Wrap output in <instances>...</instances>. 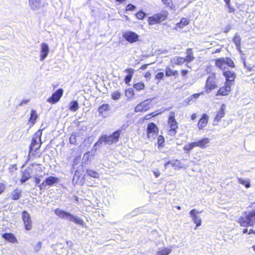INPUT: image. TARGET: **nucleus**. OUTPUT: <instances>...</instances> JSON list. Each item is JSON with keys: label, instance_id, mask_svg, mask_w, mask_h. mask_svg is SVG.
<instances>
[{"label": "nucleus", "instance_id": "f257e3e1", "mask_svg": "<svg viewBox=\"0 0 255 255\" xmlns=\"http://www.w3.org/2000/svg\"><path fill=\"white\" fill-rule=\"evenodd\" d=\"M121 134V130H117L110 135L104 134L100 136L98 141L95 143L94 146H93L92 151L94 150L96 151L98 149V146L102 144L103 142H104L105 144H108L109 145L116 143L118 141Z\"/></svg>", "mask_w": 255, "mask_h": 255}, {"label": "nucleus", "instance_id": "f03ea898", "mask_svg": "<svg viewBox=\"0 0 255 255\" xmlns=\"http://www.w3.org/2000/svg\"><path fill=\"white\" fill-rule=\"evenodd\" d=\"M54 212L56 216L62 219L74 222V223L83 227L85 225L83 219L68 211L62 210L60 208H57L54 210Z\"/></svg>", "mask_w": 255, "mask_h": 255}, {"label": "nucleus", "instance_id": "7ed1b4c3", "mask_svg": "<svg viewBox=\"0 0 255 255\" xmlns=\"http://www.w3.org/2000/svg\"><path fill=\"white\" fill-rule=\"evenodd\" d=\"M244 216H241L238 223L243 227H253L255 224V209L249 212H244Z\"/></svg>", "mask_w": 255, "mask_h": 255}, {"label": "nucleus", "instance_id": "20e7f679", "mask_svg": "<svg viewBox=\"0 0 255 255\" xmlns=\"http://www.w3.org/2000/svg\"><path fill=\"white\" fill-rule=\"evenodd\" d=\"M215 65L222 70H225L226 65L231 68L235 67L234 61L230 57L217 58L215 60Z\"/></svg>", "mask_w": 255, "mask_h": 255}, {"label": "nucleus", "instance_id": "39448f33", "mask_svg": "<svg viewBox=\"0 0 255 255\" xmlns=\"http://www.w3.org/2000/svg\"><path fill=\"white\" fill-rule=\"evenodd\" d=\"M168 13L167 11H165L162 12L157 13L149 16L148 18V22L149 25H154L155 24L159 23L166 19Z\"/></svg>", "mask_w": 255, "mask_h": 255}, {"label": "nucleus", "instance_id": "423d86ee", "mask_svg": "<svg viewBox=\"0 0 255 255\" xmlns=\"http://www.w3.org/2000/svg\"><path fill=\"white\" fill-rule=\"evenodd\" d=\"M60 181V179L56 176H50L46 177L45 180L38 186L40 190L47 189V186L51 187L56 185Z\"/></svg>", "mask_w": 255, "mask_h": 255}, {"label": "nucleus", "instance_id": "0eeeda50", "mask_svg": "<svg viewBox=\"0 0 255 255\" xmlns=\"http://www.w3.org/2000/svg\"><path fill=\"white\" fill-rule=\"evenodd\" d=\"M168 125L170 127L168 134L170 136H174L177 133L178 128V123L175 119V113L171 112L168 119Z\"/></svg>", "mask_w": 255, "mask_h": 255}, {"label": "nucleus", "instance_id": "6e6552de", "mask_svg": "<svg viewBox=\"0 0 255 255\" xmlns=\"http://www.w3.org/2000/svg\"><path fill=\"white\" fill-rule=\"evenodd\" d=\"M42 134V130L39 129L33 135L29 148L39 149L41 145V137Z\"/></svg>", "mask_w": 255, "mask_h": 255}, {"label": "nucleus", "instance_id": "1a4fd4ad", "mask_svg": "<svg viewBox=\"0 0 255 255\" xmlns=\"http://www.w3.org/2000/svg\"><path fill=\"white\" fill-rule=\"evenodd\" d=\"M153 99H148L138 104L134 108V112H144L150 109V104Z\"/></svg>", "mask_w": 255, "mask_h": 255}, {"label": "nucleus", "instance_id": "9d476101", "mask_svg": "<svg viewBox=\"0 0 255 255\" xmlns=\"http://www.w3.org/2000/svg\"><path fill=\"white\" fill-rule=\"evenodd\" d=\"M22 220L23 222L24 229L27 231H29L32 229V220L30 214L26 210L22 212Z\"/></svg>", "mask_w": 255, "mask_h": 255}, {"label": "nucleus", "instance_id": "9b49d317", "mask_svg": "<svg viewBox=\"0 0 255 255\" xmlns=\"http://www.w3.org/2000/svg\"><path fill=\"white\" fill-rule=\"evenodd\" d=\"M124 39L130 43L138 41L139 35L132 31H127L123 34Z\"/></svg>", "mask_w": 255, "mask_h": 255}, {"label": "nucleus", "instance_id": "f8f14e48", "mask_svg": "<svg viewBox=\"0 0 255 255\" xmlns=\"http://www.w3.org/2000/svg\"><path fill=\"white\" fill-rule=\"evenodd\" d=\"M63 91L62 88H59L52 94L51 97L47 99V102L52 104L57 103L62 97Z\"/></svg>", "mask_w": 255, "mask_h": 255}, {"label": "nucleus", "instance_id": "ddd939ff", "mask_svg": "<svg viewBox=\"0 0 255 255\" xmlns=\"http://www.w3.org/2000/svg\"><path fill=\"white\" fill-rule=\"evenodd\" d=\"M216 87L215 76V75H211L208 77L206 81V91L207 93H209L213 89H215Z\"/></svg>", "mask_w": 255, "mask_h": 255}, {"label": "nucleus", "instance_id": "4468645a", "mask_svg": "<svg viewBox=\"0 0 255 255\" xmlns=\"http://www.w3.org/2000/svg\"><path fill=\"white\" fill-rule=\"evenodd\" d=\"M202 213V211H198L196 209H193L190 210L189 214L192 219L193 222L196 224V227H198L201 225L202 221L201 218L198 216V214Z\"/></svg>", "mask_w": 255, "mask_h": 255}, {"label": "nucleus", "instance_id": "2eb2a0df", "mask_svg": "<svg viewBox=\"0 0 255 255\" xmlns=\"http://www.w3.org/2000/svg\"><path fill=\"white\" fill-rule=\"evenodd\" d=\"M223 75L225 77L226 82L225 83H228L232 84V83H234L235 81V79L236 77V74L234 71H231L230 70H223Z\"/></svg>", "mask_w": 255, "mask_h": 255}, {"label": "nucleus", "instance_id": "dca6fc26", "mask_svg": "<svg viewBox=\"0 0 255 255\" xmlns=\"http://www.w3.org/2000/svg\"><path fill=\"white\" fill-rule=\"evenodd\" d=\"M49 52V47L47 43L43 42L40 45V60L44 61Z\"/></svg>", "mask_w": 255, "mask_h": 255}, {"label": "nucleus", "instance_id": "f3484780", "mask_svg": "<svg viewBox=\"0 0 255 255\" xmlns=\"http://www.w3.org/2000/svg\"><path fill=\"white\" fill-rule=\"evenodd\" d=\"M158 132V128L156 125L153 123H150L147 127V134L148 138L155 136Z\"/></svg>", "mask_w": 255, "mask_h": 255}, {"label": "nucleus", "instance_id": "a211bd4d", "mask_svg": "<svg viewBox=\"0 0 255 255\" xmlns=\"http://www.w3.org/2000/svg\"><path fill=\"white\" fill-rule=\"evenodd\" d=\"M231 84L225 83V86L221 87L217 91V96H226L229 95L231 91Z\"/></svg>", "mask_w": 255, "mask_h": 255}, {"label": "nucleus", "instance_id": "6ab92c4d", "mask_svg": "<svg viewBox=\"0 0 255 255\" xmlns=\"http://www.w3.org/2000/svg\"><path fill=\"white\" fill-rule=\"evenodd\" d=\"M1 237L4 240L13 244L17 243V240L14 235L11 233H5L1 234Z\"/></svg>", "mask_w": 255, "mask_h": 255}, {"label": "nucleus", "instance_id": "aec40b11", "mask_svg": "<svg viewBox=\"0 0 255 255\" xmlns=\"http://www.w3.org/2000/svg\"><path fill=\"white\" fill-rule=\"evenodd\" d=\"M210 139L207 137H203L198 141H194L195 143V146L204 149L207 147V145L210 142Z\"/></svg>", "mask_w": 255, "mask_h": 255}, {"label": "nucleus", "instance_id": "412c9836", "mask_svg": "<svg viewBox=\"0 0 255 255\" xmlns=\"http://www.w3.org/2000/svg\"><path fill=\"white\" fill-rule=\"evenodd\" d=\"M225 110L226 106L225 104H222L219 110L217 112V115L214 118V123L216 121H217V122H219L220 121V120L225 116Z\"/></svg>", "mask_w": 255, "mask_h": 255}, {"label": "nucleus", "instance_id": "4be33fe9", "mask_svg": "<svg viewBox=\"0 0 255 255\" xmlns=\"http://www.w3.org/2000/svg\"><path fill=\"white\" fill-rule=\"evenodd\" d=\"M22 192L21 189L16 188L11 192L9 198L12 200H18L21 197Z\"/></svg>", "mask_w": 255, "mask_h": 255}, {"label": "nucleus", "instance_id": "5701e85b", "mask_svg": "<svg viewBox=\"0 0 255 255\" xmlns=\"http://www.w3.org/2000/svg\"><path fill=\"white\" fill-rule=\"evenodd\" d=\"M208 121V116L206 114H203L198 123V128L200 129L206 127Z\"/></svg>", "mask_w": 255, "mask_h": 255}, {"label": "nucleus", "instance_id": "b1692460", "mask_svg": "<svg viewBox=\"0 0 255 255\" xmlns=\"http://www.w3.org/2000/svg\"><path fill=\"white\" fill-rule=\"evenodd\" d=\"M125 71L128 73V74L125 76L124 79V81L126 84H128L131 81V79L132 78L133 73L134 72V70L132 68H128L126 69Z\"/></svg>", "mask_w": 255, "mask_h": 255}, {"label": "nucleus", "instance_id": "393cba45", "mask_svg": "<svg viewBox=\"0 0 255 255\" xmlns=\"http://www.w3.org/2000/svg\"><path fill=\"white\" fill-rule=\"evenodd\" d=\"M31 178L30 173L28 169H25L22 171L21 178L20 179V182L23 184L28 181Z\"/></svg>", "mask_w": 255, "mask_h": 255}, {"label": "nucleus", "instance_id": "a878e982", "mask_svg": "<svg viewBox=\"0 0 255 255\" xmlns=\"http://www.w3.org/2000/svg\"><path fill=\"white\" fill-rule=\"evenodd\" d=\"M186 60L185 58L180 57V56H175L173 57L171 59V62L173 65H181L184 64L185 62H186Z\"/></svg>", "mask_w": 255, "mask_h": 255}, {"label": "nucleus", "instance_id": "bb28decb", "mask_svg": "<svg viewBox=\"0 0 255 255\" xmlns=\"http://www.w3.org/2000/svg\"><path fill=\"white\" fill-rule=\"evenodd\" d=\"M30 8L32 10L38 9L41 5L40 0H29Z\"/></svg>", "mask_w": 255, "mask_h": 255}, {"label": "nucleus", "instance_id": "cd10ccee", "mask_svg": "<svg viewBox=\"0 0 255 255\" xmlns=\"http://www.w3.org/2000/svg\"><path fill=\"white\" fill-rule=\"evenodd\" d=\"M38 116L37 114L36 111L33 109L31 110L30 118L28 120L29 123H30L32 125H34L36 122Z\"/></svg>", "mask_w": 255, "mask_h": 255}, {"label": "nucleus", "instance_id": "c85d7f7f", "mask_svg": "<svg viewBox=\"0 0 255 255\" xmlns=\"http://www.w3.org/2000/svg\"><path fill=\"white\" fill-rule=\"evenodd\" d=\"M186 53L187 54L186 57L185 58L186 59H187L186 62L190 63L194 60V57L192 48H187L186 50Z\"/></svg>", "mask_w": 255, "mask_h": 255}, {"label": "nucleus", "instance_id": "c756f323", "mask_svg": "<svg viewBox=\"0 0 255 255\" xmlns=\"http://www.w3.org/2000/svg\"><path fill=\"white\" fill-rule=\"evenodd\" d=\"M110 107L108 104H102L98 108V112L100 115H103L104 112L110 111Z\"/></svg>", "mask_w": 255, "mask_h": 255}, {"label": "nucleus", "instance_id": "7c9ffc66", "mask_svg": "<svg viewBox=\"0 0 255 255\" xmlns=\"http://www.w3.org/2000/svg\"><path fill=\"white\" fill-rule=\"evenodd\" d=\"M79 104L76 100L72 101L69 105V109L72 112H76L79 109Z\"/></svg>", "mask_w": 255, "mask_h": 255}, {"label": "nucleus", "instance_id": "2f4dec72", "mask_svg": "<svg viewBox=\"0 0 255 255\" xmlns=\"http://www.w3.org/2000/svg\"><path fill=\"white\" fill-rule=\"evenodd\" d=\"M86 173L89 176L94 178H98L100 176V174L98 172L92 169H87Z\"/></svg>", "mask_w": 255, "mask_h": 255}, {"label": "nucleus", "instance_id": "473e14b6", "mask_svg": "<svg viewBox=\"0 0 255 255\" xmlns=\"http://www.w3.org/2000/svg\"><path fill=\"white\" fill-rule=\"evenodd\" d=\"M195 143L194 142H192L189 143L187 145H184L183 149V150L186 152L188 153L191 150H192L195 146Z\"/></svg>", "mask_w": 255, "mask_h": 255}, {"label": "nucleus", "instance_id": "72a5a7b5", "mask_svg": "<svg viewBox=\"0 0 255 255\" xmlns=\"http://www.w3.org/2000/svg\"><path fill=\"white\" fill-rule=\"evenodd\" d=\"M189 20L186 18H182L180 22L176 24V26L180 28H182L189 23Z\"/></svg>", "mask_w": 255, "mask_h": 255}, {"label": "nucleus", "instance_id": "f704fd0d", "mask_svg": "<svg viewBox=\"0 0 255 255\" xmlns=\"http://www.w3.org/2000/svg\"><path fill=\"white\" fill-rule=\"evenodd\" d=\"M164 143H165L164 137L161 135H159L157 138L158 148L161 149V148L164 147V146L165 145Z\"/></svg>", "mask_w": 255, "mask_h": 255}, {"label": "nucleus", "instance_id": "c9c22d12", "mask_svg": "<svg viewBox=\"0 0 255 255\" xmlns=\"http://www.w3.org/2000/svg\"><path fill=\"white\" fill-rule=\"evenodd\" d=\"M200 95V93L194 94L191 95L189 98H187L185 100V102L188 104H190L191 102H194L197 99L199 98Z\"/></svg>", "mask_w": 255, "mask_h": 255}, {"label": "nucleus", "instance_id": "e433bc0d", "mask_svg": "<svg viewBox=\"0 0 255 255\" xmlns=\"http://www.w3.org/2000/svg\"><path fill=\"white\" fill-rule=\"evenodd\" d=\"M233 41L235 44L237 48L239 49L241 48V39L240 35L236 34L233 38Z\"/></svg>", "mask_w": 255, "mask_h": 255}, {"label": "nucleus", "instance_id": "4c0bfd02", "mask_svg": "<svg viewBox=\"0 0 255 255\" xmlns=\"http://www.w3.org/2000/svg\"><path fill=\"white\" fill-rule=\"evenodd\" d=\"M238 181L240 184L244 185L247 188H249L251 186V184L249 180H245L242 179L241 178L238 177Z\"/></svg>", "mask_w": 255, "mask_h": 255}, {"label": "nucleus", "instance_id": "58836bf2", "mask_svg": "<svg viewBox=\"0 0 255 255\" xmlns=\"http://www.w3.org/2000/svg\"><path fill=\"white\" fill-rule=\"evenodd\" d=\"M171 252V249L168 248H164L157 252V255H168Z\"/></svg>", "mask_w": 255, "mask_h": 255}, {"label": "nucleus", "instance_id": "ea45409f", "mask_svg": "<svg viewBox=\"0 0 255 255\" xmlns=\"http://www.w3.org/2000/svg\"><path fill=\"white\" fill-rule=\"evenodd\" d=\"M133 87L137 91H140L144 89L145 85L143 82H139L134 84Z\"/></svg>", "mask_w": 255, "mask_h": 255}, {"label": "nucleus", "instance_id": "a19ab883", "mask_svg": "<svg viewBox=\"0 0 255 255\" xmlns=\"http://www.w3.org/2000/svg\"><path fill=\"white\" fill-rule=\"evenodd\" d=\"M224 2L228 8V12L234 13L235 9L231 5V0H224Z\"/></svg>", "mask_w": 255, "mask_h": 255}, {"label": "nucleus", "instance_id": "79ce46f5", "mask_svg": "<svg viewBox=\"0 0 255 255\" xmlns=\"http://www.w3.org/2000/svg\"><path fill=\"white\" fill-rule=\"evenodd\" d=\"M146 15V14L142 10H140L135 14V16L137 18L140 20L143 19Z\"/></svg>", "mask_w": 255, "mask_h": 255}, {"label": "nucleus", "instance_id": "37998d69", "mask_svg": "<svg viewBox=\"0 0 255 255\" xmlns=\"http://www.w3.org/2000/svg\"><path fill=\"white\" fill-rule=\"evenodd\" d=\"M173 167L175 169L176 168L178 169H181L183 167L182 163L178 159H174Z\"/></svg>", "mask_w": 255, "mask_h": 255}, {"label": "nucleus", "instance_id": "c03bdc74", "mask_svg": "<svg viewBox=\"0 0 255 255\" xmlns=\"http://www.w3.org/2000/svg\"><path fill=\"white\" fill-rule=\"evenodd\" d=\"M42 245V242L41 241L38 242L33 247L34 251L35 253H38L40 250Z\"/></svg>", "mask_w": 255, "mask_h": 255}, {"label": "nucleus", "instance_id": "a18cd8bd", "mask_svg": "<svg viewBox=\"0 0 255 255\" xmlns=\"http://www.w3.org/2000/svg\"><path fill=\"white\" fill-rule=\"evenodd\" d=\"M76 134L75 133H72L69 138L70 143L73 144H76Z\"/></svg>", "mask_w": 255, "mask_h": 255}, {"label": "nucleus", "instance_id": "49530a36", "mask_svg": "<svg viewBox=\"0 0 255 255\" xmlns=\"http://www.w3.org/2000/svg\"><path fill=\"white\" fill-rule=\"evenodd\" d=\"M134 95V91L132 88H128L126 91V95L127 97L130 98Z\"/></svg>", "mask_w": 255, "mask_h": 255}, {"label": "nucleus", "instance_id": "de8ad7c7", "mask_svg": "<svg viewBox=\"0 0 255 255\" xmlns=\"http://www.w3.org/2000/svg\"><path fill=\"white\" fill-rule=\"evenodd\" d=\"M173 70L169 67L167 66L165 69V76L167 77L172 76L173 75Z\"/></svg>", "mask_w": 255, "mask_h": 255}, {"label": "nucleus", "instance_id": "09e8293b", "mask_svg": "<svg viewBox=\"0 0 255 255\" xmlns=\"http://www.w3.org/2000/svg\"><path fill=\"white\" fill-rule=\"evenodd\" d=\"M121 94L120 92L116 91L112 94V98L114 100H118L120 98Z\"/></svg>", "mask_w": 255, "mask_h": 255}, {"label": "nucleus", "instance_id": "8fccbe9b", "mask_svg": "<svg viewBox=\"0 0 255 255\" xmlns=\"http://www.w3.org/2000/svg\"><path fill=\"white\" fill-rule=\"evenodd\" d=\"M38 149H31V148H29V154L28 155V159L29 160L30 159V157L31 156H35L36 155V151L38 150Z\"/></svg>", "mask_w": 255, "mask_h": 255}, {"label": "nucleus", "instance_id": "3c124183", "mask_svg": "<svg viewBox=\"0 0 255 255\" xmlns=\"http://www.w3.org/2000/svg\"><path fill=\"white\" fill-rule=\"evenodd\" d=\"M164 73L162 72H158L156 75H155V79H157L158 80V82H159V81L163 79V77H164Z\"/></svg>", "mask_w": 255, "mask_h": 255}, {"label": "nucleus", "instance_id": "603ef678", "mask_svg": "<svg viewBox=\"0 0 255 255\" xmlns=\"http://www.w3.org/2000/svg\"><path fill=\"white\" fill-rule=\"evenodd\" d=\"M136 9V6L131 4L129 3L126 6V10L127 11H133Z\"/></svg>", "mask_w": 255, "mask_h": 255}, {"label": "nucleus", "instance_id": "864d4df0", "mask_svg": "<svg viewBox=\"0 0 255 255\" xmlns=\"http://www.w3.org/2000/svg\"><path fill=\"white\" fill-rule=\"evenodd\" d=\"M79 174V171L78 170L76 171V172L74 174V175L73 176V180H72L73 183H74L75 180H78L79 179V178H80V175ZM77 183V181H76L75 182V184H76Z\"/></svg>", "mask_w": 255, "mask_h": 255}, {"label": "nucleus", "instance_id": "5fc2aeb1", "mask_svg": "<svg viewBox=\"0 0 255 255\" xmlns=\"http://www.w3.org/2000/svg\"><path fill=\"white\" fill-rule=\"evenodd\" d=\"M174 159H172V160H168V161H167L165 164H164V168L165 169H167L169 165H171V166L173 167V163H174Z\"/></svg>", "mask_w": 255, "mask_h": 255}, {"label": "nucleus", "instance_id": "6e6d98bb", "mask_svg": "<svg viewBox=\"0 0 255 255\" xmlns=\"http://www.w3.org/2000/svg\"><path fill=\"white\" fill-rule=\"evenodd\" d=\"M6 188L5 184L0 182V195L4 192Z\"/></svg>", "mask_w": 255, "mask_h": 255}, {"label": "nucleus", "instance_id": "4d7b16f0", "mask_svg": "<svg viewBox=\"0 0 255 255\" xmlns=\"http://www.w3.org/2000/svg\"><path fill=\"white\" fill-rule=\"evenodd\" d=\"M34 181L35 183V186L38 187V186L40 185V181H41L40 179L36 176H34Z\"/></svg>", "mask_w": 255, "mask_h": 255}, {"label": "nucleus", "instance_id": "13d9d810", "mask_svg": "<svg viewBox=\"0 0 255 255\" xmlns=\"http://www.w3.org/2000/svg\"><path fill=\"white\" fill-rule=\"evenodd\" d=\"M90 155V152H87L84 154L83 156V160H84V163L87 161L89 160V157Z\"/></svg>", "mask_w": 255, "mask_h": 255}, {"label": "nucleus", "instance_id": "bf43d9fd", "mask_svg": "<svg viewBox=\"0 0 255 255\" xmlns=\"http://www.w3.org/2000/svg\"><path fill=\"white\" fill-rule=\"evenodd\" d=\"M243 64H244V67L247 68V69L248 71H251L253 70L252 67L247 66L245 59H243Z\"/></svg>", "mask_w": 255, "mask_h": 255}, {"label": "nucleus", "instance_id": "052dcab7", "mask_svg": "<svg viewBox=\"0 0 255 255\" xmlns=\"http://www.w3.org/2000/svg\"><path fill=\"white\" fill-rule=\"evenodd\" d=\"M231 29V26L230 25H228L226 27H225L223 32L225 33H227Z\"/></svg>", "mask_w": 255, "mask_h": 255}, {"label": "nucleus", "instance_id": "680f3d73", "mask_svg": "<svg viewBox=\"0 0 255 255\" xmlns=\"http://www.w3.org/2000/svg\"><path fill=\"white\" fill-rule=\"evenodd\" d=\"M181 75L182 77H185L188 73V70H181Z\"/></svg>", "mask_w": 255, "mask_h": 255}, {"label": "nucleus", "instance_id": "e2e57ef3", "mask_svg": "<svg viewBox=\"0 0 255 255\" xmlns=\"http://www.w3.org/2000/svg\"><path fill=\"white\" fill-rule=\"evenodd\" d=\"M153 174L156 178H158L160 175V173L158 170L153 171Z\"/></svg>", "mask_w": 255, "mask_h": 255}, {"label": "nucleus", "instance_id": "0e129e2a", "mask_svg": "<svg viewBox=\"0 0 255 255\" xmlns=\"http://www.w3.org/2000/svg\"><path fill=\"white\" fill-rule=\"evenodd\" d=\"M66 244L69 248H71L73 246V243L71 241L68 240L66 241Z\"/></svg>", "mask_w": 255, "mask_h": 255}, {"label": "nucleus", "instance_id": "69168bd1", "mask_svg": "<svg viewBox=\"0 0 255 255\" xmlns=\"http://www.w3.org/2000/svg\"><path fill=\"white\" fill-rule=\"evenodd\" d=\"M161 0L164 4H165L168 6L170 5V2H171L170 0Z\"/></svg>", "mask_w": 255, "mask_h": 255}, {"label": "nucleus", "instance_id": "338daca9", "mask_svg": "<svg viewBox=\"0 0 255 255\" xmlns=\"http://www.w3.org/2000/svg\"><path fill=\"white\" fill-rule=\"evenodd\" d=\"M29 102V100H23L19 104V106H22L24 104H26Z\"/></svg>", "mask_w": 255, "mask_h": 255}, {"label": "nucleus", "instance_id": "774afa93", "mask_svg": "<svg viewBox=\"0 0 255 255\" xmlns=\"http://www.w3.org/2000/svg\"><path fill=\"white\" fill-rule=\"evenodd\" d=\"M178 71L177 70H173V75L172 76H175V77H177L178 76Z\"/></svg>", "mask_w": 255, "mask_h": 255}]
</instances>
